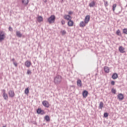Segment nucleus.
<instances>
[{
    "mask_svg": "<svg viewBox=\"0 0 127 127\" xmlns=\"http://www.w3.org/2000/svg\"><path fill=\"white\" fill-rule=\"evenodd\" d=\"M54 82L56 85H59L62 82V76L60 75H57L54 78Z\"/></svg>",
    "mask_w": 127,
    "mask_h": 127,
    "instance_id": "obj_1",
    "label": "nucleus"
},
{
    "mask_svg": "<svg viewBox=\"0 0 127 127\" xmlns=\"http://www.w3.org/2000/svg\"><path fill=\"white\" fill-rule=\"evenodd\" d=\"M55 15H52L48 19V21L49 23H53L55 21Z\"/></svg>",
    "mask_w": 127,
    "mask_h": 127,
    "instance_id": "obj_2",
    "label": "nucleus"
},
{
    "mask_svg": "<svg viewBox=\"0 0 127 127\" xmlns=\"http://www.w3.org/2000/svg\"><path fill=\"white\" fill-rule=\"evenodd\" d=\"M4 38H5V33L4 32L2 31H0V42L4 40Z\"/></svg>",
    "mask_w": 127,
    "mask_h": 127,
    "instance_id": "obj_3",
    "label": "nucleus"
},
{
    "mask_svg": "<svg viewBox=\"0 0 127 127\" xmlns=\"http://www.w3.org/2000/svg\"><path fill=\"white\" fill-rule=\"evenodd\" d=\"M42 105L44 106V107H45L46 108H49V107H50V105L47 101H43Z\"/></svg>",
    "mask_w": 127,
    "mask_h": 127,
    "instance_id": "obj_4",
    "label": "nucleus"
},
{
    "mask_svg": "<svg viewBox=\"0 0 127 127\" xmlns=\"http://www.w3.org/2000/svg\"><path fill=\"white\" fill-rule=\"evenodd\" d=\"M8 95H9V97H10V98H13V97H14V96H15V94H14V91H13L12 90L9 91Z\"/></svg>",
    "mask_w": 127,
    "mask_h": 127,
    "instance_id": "obj_5",
    "label": "nucleus"
},
{
    "mask_svg": "<svg viewBox=\"0 0 127 127\" xmlns=\"http://www.w3.org/2000/svg\"><path fill=\"white\" fill-rule=\"evenodd\" d=\"M64 19H65L66 20H72V16H70L69 15H64Z\"/></svg>",
    "mask_w": 127,
    "mask_h": 127,
    "instance_id": "obj_6",
    "label": "nucleus"
},
{
    "mask_svg": "<svg viewBox=\"0 0 127 127\" xmlns=\"http://www.w3.org/2000/svg\"><path fill=\"white\" fill-rule=\"evenodd\" d=\"M118 98L119 101H123V100H124V98H125V97L124 96V95L123 94L120 93L118 95Z\"/></svg>",
    "mask_w": 127,
    "mask_h": 127,
    "instance_id": "obj_7",
    "label": "nucleus"
},
{
    "mask_svg": "<svg viewBox=\"0 0 127 127\" xmlns=\"http://www.w3.org/2000/svg\"><path fill=\"white\" fill-rule=\"evenodd\" d=\"M89 21H90V15H88L86 16L84 19V22H85V23H87L88 24Z\"/></svg>",
    "mask_w": 127,
    "mask_h": 127,
    "instance_id": "obj_8",
    "label": "nucleus"
},
{
    "mask_svg": "<svg viewBox=\"0 0 127 127\" xmlns=\"http://www.w3.org/2000/svg\"><path fill=\"white\" fill-rule=\"evenodd\" d=\"M119 50L120 53H125L126 51H125V48L123 46L119 47Z\"/></svg>",
    "mask_w": 127,
    "mask_h": 127,
    "instance_id": "obj_9",
    "label": "nucleus"
},
{
    "mask_svg": "<svg viewBox=\"0 0 127 127\" xmlns=\"http://www.w3.org/2000/svg\"><path fill=\"white\" fill-rule=\"evenodd\" d=\"M86 24H87L86 22L81 21L79 24V26L80 27H85V26H86Z\"/></svg>",
    "mask_w": 127,
    "mask_h": 127,
    "instance_id": "obj_10",
    "label": "nucleus"
},
{
    "mask_svg": "<svg viewBox=\"0 0 127 127\" xmlns=\"http://www.w3.org/2000/svg\"><path fill=\"white\" fill-rule=\"evenodd\" d=\"M25 65L26 67H28V68L30 66H31V62H30V61H26L25 63Z\"/></svg>",
    "mask_w": 127,
    "mask_h": 127,
    "instance_id": "obj_11",
    "label": "nucleus"
},
{
    "mask_svg": "<svg viewBox=\"0 0 127 127\" xmlns=\"http://www.w3.org/2000/svg\"><path fill=\"white\" fill-rule=\"evenodd\" d=\"M37 20L38 22H42V21H43V17L41 16H38L37 17Z\"/></svg>",
    "mask_w": 127,
    "mask_h": 127,
    "instance_id": "obj_12",
    "label": "nucleus"
},
{
    "mask_svg": "<svg viewBox=\"0 0 127 127\" xmlns=\"http://www.w3.org/2000/svg\"><path fill=\"white\" fill-rule=\"evenodd\" d=\"M82 96L83 98H87L88 96V91L87 90H84L82 92Z\"/></svg>",
    "mask_w": 127,
    "mask_h": 127,
    "instance_id": "obj_13",
    "label": "nucleus"
},
{
    "mask_svg": "<svg viewBox=\"0 0 127 127\" xmlns=\"http://www.w3.org/2000/svg\"><path fill=\"white\" fill-rule=\"evenodd\" d=\"M67 25H68V26H73V25H74V21L72 20H69L67 22Z\"/></svg>",
    "mask_w": 127,
    "mask_h": 127,
    "instance_id": "obj_14",
    "label": "nucleus"
},
{
    "mask_svg": "<svg viewBox=\"0 0 127 127\" xmlns=\"http://www.w3.org/2000/svg\"><path fill=\"white\" fill-rule=\"evenodd\" d=\"M118 77H119V76L118 75V73H115L112 75V78L114 79V80L118 79Z\"/></svg>",
    "mask_w": 127,
    "mask_h": 127,
    "instance_id": "obj_15",
    "label": "nucleus"
},
{
    "mask_svg": "<svg viewBox=\"0 0 127 127\" xmlns=\"http://www.w3.org/2000/svg\"><path fill=\"white\" fill-rule=\"evenodd\" d=\"M77 85L78 87H82V81H81L80 79L77 80Z\"/></svg>",
    "mask_w": 127,
    "mask_h": 127,
    "instance_id": "obj_16",
    "label": "nucleus"
},
{
    "mask_svg": "<svg viewBox=\"0 0 127 127\" xmlns=\"http://www.w3.org/2000/svg\"><path fill=\"white\" fill-rule=\"evenodd\" d=\"M95 4H96V2L93 1L91 3H89L90 7H93L95 6Z\"/></svg>",
    "mask_w": 127,
    "mask_h": 127,
    "instance_id": "obj_17",
    "label": "nucleus"
},
{
    "mask_svg": "<svg viewBox=\"0 0 127 127\" xmlns=\"http://www.w3.org/2000/svg\"><path fill=\"white\" fill-rule=\"evenodd\" d=\"M104 70L105 73H109L110 72V68L108 66H105Z\"/></svg>",
    "mask_w": 127,
    "mask_h": 127,
    "instance_id": "obj_18",
    "label": "nucleus"
},
{
    "mask_svg": "<svg viewBox=\"0 0 127 127\" xmlns=\"http://www.w3.org/2000/svg\"><path fill=\"white\" fill-rule=\"evenodd\" d=\"M3 97L4 98V100H5L6 101H7L8 100V95H7V94L5 93V94H3Z\"/></svg>",
    "mask_w": 127,
    "mask_h": 127,
    "instance_id": "obj_19",
    "label": "nucleus"
},
{
    "mask_svg": "<svg viewBox=\"0 0 127 127\" xmlns=\"http://www.w3.org/2000/svg\"><path fill=\"white\" fill-rule=\"evenodd\" d=\"M16 35H17L18 37H22V34H21L19 31H16Z\"/></svg>",
    "mask_w": 127,
    "mask_h": 127,
    "instance_id": "obj_20",
    "label": "nucleus"
},
{
    "mask_svg": "<svg viewBox=\"0 0 127 127\" xmlns=\"http://www.w3.org/2000/svg\"><path fill=\"white\" fill-rule=\"evenodd\" d=\"M24 93L26 95H28V94H29V89L28 88H27L25 89Z\"/></svg>",
    "mask_w": 127,
    "mask_h": 127,
    "instance_id": "obj_21",
    "label": "nucleus"
},
{
    "mask_svg": "<svg viewBox=\"0 0 127 127\" xmlns=\"http://www.w3.org/2000/svg\"><path fill=\"white\" fill-rule=\"evenodd\" d=\"M104 108V103L101 102L99 104V109H103Z\"/></svg>",
    "mask_w": 127,
    "mask_h": 127,
    "instance_id": "obj_22",
    "label": "nucleus"
},
{
    "mask_svg": "<svg viewBox=\"0 0 127 127\" xmlns=\"http://www.w3.org/2000/svg\"><path fill=\"white\" fill-rule=\"evenodd\" d=\"M22 3L25 5L28 4V0H22Z\"/></svg>",
    "mask_w": 127,
    "mask_h": 127,
    "instance_id": "obj_23",
    "label": "nucleus"
},
{
    "mask_svg": "<svg viewBox=\"0 0 127 127\" xmlns=\"http://www.w3.org/2000/svg\"><path fill=\"white\" fill-rule=\"evenodd\" d=\"M45 120L47 122H49L50 121V118H49V116H46L45 117Z\"/></svg>",
    "mask_w": 127,
    "mask_h": 127,
    "instance_id": "obj_24",
    "label": "nucleus"
},
{
    "mask_svg": "<svg viewBox=\"0 0 127 127\" xmlns=\"http://www.w3.org/2000/svg\"><path fill=\"white\" fill-rule=\"evenodd\" d=\"M103 1L104 2L105 6H106V7H107V6H108V5H109V4L108 3V1H106V0H104Z\"/></svg>",
    "mask_w": 127,
    "mask_h": 127,
    "instance_id": "obj_25",
    "label": "nucleus"
},
{
    "mask_svg": "<svg viewBox=\"0 0 127 127\" xmlns=\"http://www.w3.org/2000/svg\"><path fill=\"white\" fill-rule=\"evenodd\" d=\"M116 7H117V4H114L113 5V11H115L116 10Z\"/></svg>",
    "mask_w": 127,
    "mask_h": 127,
    "instance_id": "obj_26",
    "label": "nucleus"
},
{
    "mask_svg": "<svg viewBox=\"0 0 127 127\" xmlns=\"http://www.w3.org/2000/svg\"><path fill=\"white\" fill-rule=\"evenodd\" d=\"M61 33H62V35H65V34H66V31H65V30H62L61 31Z\"/></svg>",
    "mask_w": 127,
    "mask_h": 127,
    "instance_id": "obj_27",
    "label": "nucleus"
},
{
    "mask_svg": "<svg viewBox=\"0 0 127 127\" xmlns=\"http://www.w3.org/2000/svg\"><path fill=\"white\" fill-rule=\"evenodd\" d=\"M41 112H42V110L41 109H38V110H37V113L38 114H40Z\"/></svg>",
    "mask_w": 127,
    "mask_h": 127,
    "instance_id": "obj_28",
    "label": "nucleus"
},
{
    "mask_svg": "<svg viewBox=\"0 0 127 127\" xmlns=\"http://www.w3.org/2000/svg\"><path fill=\"white\" fill-rule=\"evenodd\" d=\"M108 117H109V114H108V113H105L104 114V117L108 118Z\"/></svg>",
    "mask_w": 127,
    "mask_h": 127,
    "instance_id": "obj_29",
    "label": "nucleus"
},
{
    "mask_svg": "<svg viewBox=\"0 0 127 127\" xmlns=\"http://www.w3.org/2000/svg\"><path fill=\"white\" fill-rule=\"evenodd\" d=\"M123 33H124L125 34H127V28H125L123 29Z\"/></svg>",
    "mask_w": 127,
    "mask_h": 127,
    "instance_id": "obj_30",
    "label": "nucleus"
},
{
    "mask_svg": "<svg viewBox=\"0 0 127 127\" xmlns=\"http://www.w3.org/2000/svg\"><path fill=\"white\" fill-rule=\"evenodd\" d=\"M111 91H112V93H113V94H116L117 90H116V89L114 88H112Z\"/></svg>",
    "mask_w": 127,
    "mask_h": 127,
    "instance_id": "obj_31",
    "label": "nucleus"
},
{
    "mask_svg": "<svg viewBox=\"0 0 127 127\" xmlns=\"http://www.w3.org/2000/svg\"><path fill=\"white\" fill-rule=\"evenodd\" d=\"M120 33H121V31H120V30H118L116 32V34H117V35H120Z\"/></svg>",
    "mask_w": 127,
    "mask_h": 127,
    "instance_id": "obj_32",
    "label": "nucleus"
},
{
    "mask_svg": "<svg viewBox=\"0 0 127 127\" xmlns=\"http://www.w3.org/2000/svg\"><path fill=\"white\" fill-rule=\"evenodd\" d=\"M61 23L63 25H64V24H65V20H62L61 21Z\"/></svg>",
    "mask_w": 127,
    "mask_h": 127,
    "instance_id": "obj_33",
    "label": "nucleus"
},
{
    "mask_svg": "<svg viewBox=\"0 0 127 127\" xmlns=\"http://www.w3.org/2000/svg\"><path fill=\"white\" fill-rule=\"evenodd\" d=\"M27 74H28V75L31 74V71H30V70H28L27 72Z\"/></svg>",
    "mask_w": 127,
    "mask_h": 127,
    "instance_id": "obj_34",
    "label": "nucleus"
},
{
    "mask_svg": "<svg viewBox=\"0 0 127 127\" xmlns=\"http://www.w3.org/2000/svg\"><path fill=\"white\" fill-rule=\"evenodd\" d=\"M68 14H69V15H71L73 14V11H69L68 12Z\"/></svg>",
    "mask_w": 127,
    "mask_h": 127,
    "instance_id": "obj_35",
    "label": "nucleus"
},
{
    "mask_svg": "<svg viewBox=\"0 0 127 127\" xmlns=\"http://www.w3.org/2000/svg\"><path fill=\"white\" fill-rule=\"evenodd\" d=\"M13 64H14V66H15V67H17V63H16V62H13Z\"/></svg>",
    "mask_w": 127,
    "mask_h": 127,
    "instance_id": "obj_36",
    "label": "nucleus"
},
{
    "mask_svg": "<svg viewBox=\"0 0 127 127\" xmlns=\"http://www.w3.org/2000/svg\"><path fill=\"white\" fill-rule=\"evenodd\" d=\"M2 93H3V95H4V94H6V93H5V90L3 89V90H2Z\"/></svg>",
    "mask_w": 127,
    "mask_h": 127,
    "instance_id": "obj_37",
    "label": "nucleus"
},
{
    "mask_svg": "<svg viewBox=\"0 0 127 127\" xmlns=\"http://www.w3.org/2000/svg\"><path fill=\"white\" fill-rule=\"evenodd\" d=\"M40 114L41 115H44V114H45V112H44V111L42 110V112Z\"/></svg>",
    "mask_w": 127,
    "mask_h": 127,
    "instance_id": "obj_38",
    "label": "nucleus"
},
{
    "mask_svg": "<svg viewBox=\"0 0 127 127\" xmlns=\"http://www.w3.org/2000/svg\"><path fill=\"white\" fill-rule=\"evenodd\" d=\"M9 30L10 31H12V28L11 27H9Z\"/></svg>",
    "mask_w": 127,
    "mask_h": 127,
    "instance_id": "obj_39",
    "label": "nucleus"
},
{
    "mask_svg": "<svg viewBox=\"0 0 127 127\" xmlns=\"http://www.w3.org/2000/svg\"><path fill=\"white\" fill-rule=\"evenodd\" d=\"M15 59H14V58H13V59H12L11 60V61H12V62H13H13H15L14 61H15Z\"/></svg>",
    "mask_w": 127,
    "mask_h": 127,
    "instance_id": "obj_40",
    "label": "nucleus"
},
{
    "mask_svg": "<svg viewBox=\"0 0 127 127\" xmlns=\"http://www.w3.org/2000/svg\"><path fill=\"white\" fill-rule=\"evenodd\" d=\"M111 84L113 85H115V81H111Z\"/></svg>",
    "mask_w": 127,
    "mask_h": 127,
    "instance_id": "obj_41",
    "label": "nucleus"
}]
</instances>
